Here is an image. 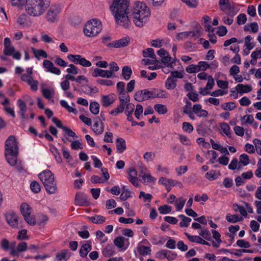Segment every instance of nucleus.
<instances>
[{"mask_svg":"<svg viewBox=\"0 0 261 261\" xmlns=\"http://www.w3.org/2000/svg\"><path fill=\"white\" fill-rule=\"evenodd\" d=\"M94 123L92 127L94 132L97 135L101 134L104 130V124L100 119L97 117L94 120Z\"/></svg>","mask_w":261,"mask_h":261,"instance_id":"obj_13","label":"nucleus"},{"mask_svg":"<svg viewBox=\"0 0 261 261\" xmlns=\"http://www.w3.org/2000/svg\"><path fill=\"white\" fill-rule=\"evenodd\" d=\"M129 42V39L128 38H123L113 42L108 43L107 46L109 47L120 48L127 46Z\"/></svg>","mask_w":261,"mask_h":261,"instance_id":"obj_11","label":"nucleus"},{"mask_svg":"<svg viewBox=\"0 0 261 261\" xmlns=\"http://www.w3.org/2000/svg\"><path fill=\"white\" fill-rule=\"evenodd\" d=\"M125 84L123 82H119L117 83L116 89L118 94L126 92L125 90Z\"/></svg>","mask_w":261,"mask_h":261,"instance_id":"obj_53","label":"nucleus"},{"mask_svg":"<svg viewBox=\"0 0 261 261\" xmlns=\"http://www.w3.org/2000/svg\"><path fill=\"white\" fill-rule=\"evenodd\" d=\"M251 57L253 59L261 58V47L259 49L256 48L255 50L251 53Z\"/></svg>","mask_w":261,"mask_h":261,"instance_id":"obj_64","label":"nucleus"},{"mask_svg":"<svg viewBox=\"0 0 261 261\" xmlns=\"http://www.w3.org/2000/svg\"><path fill=\"white\" fill-rule=\"evenodd\" d=\"M88 243L84 244L80 249V255L83 257H86L88 253L92 250L91 242H88Z\"/></svg>","mask_w":261,"mask_h":261,"instance_id":"obj_19","label":"nucleus"},{"mask_svg":"<svg viewBox=\"0 0 261 261\" xmlns=\"http://www.w3.org/2000/svg\"><path fill=\"white\" fill-rule=\"evenodd\" d=\"M99 104L96 101H92L90 104V111L94 115H97L99 112Z\"/></svg>","mask_w":261,"mask_h":261,"instance_id":"obj_34","label":"nucleus"},{"mask_svg":"<svg viewBox=\"0 0 261 261\" xmlns=\"http://www.w3.org/2000/svg\"><path fill=\"white\" fill-rule=\"evenodd\" d=\"M17 103L20 109L19 113L20 114L21 118L26 119L25 114L26 112L27 106L25 103L22 99H19L17 100Z\"/></svg>","mask_w":261,"mask_h":261,"instance_id":"obj_22","label":"nucleus"},{"mask_svg":"<svg viewBox=\"0 0 261 261\" xmlns=\"http://www.w3.org/2000/svg\"><path fill=\"white\" fill-rule=\"evenodd\" d=\"M88 199V197L86 194L80 192H77L75 197V204L80 206L88 205L89 202Z\"/></svg>","mask_w":261,"mask_h":261,"instance_id":"obj_10","label":"nucleus"},{"mask_svg":"<svg viewBox=\"0 0 261 261\" xmlns=\"http://www.w3.org/2000/svg\"><path fill=\"white\" fill-rule=\"evenodd\" d=\"M133 21L138 27H143L150 16V9L143 2L136 3L133 12Z\"/></svg>","mask_w":261,"mask_h":261,"instance_id":"obj_2","label":"nucleus"},{"mask_svg":"<svg viewBox=\"0 0 261 261\" xmlns=\"http://www.w3.org/2000/svg\"><path fill=\"white\" fill-rule=\"evenodd\" d=\"M19 153H7V152H5V155L6 160L8 164L12 166H14L16 165L17 161V156Z\"/></svg>","mask_w":261,"mask_h":261,"instance_id":"obj_17","label":"nucleus"},{"mask_svg":"<svg viewBox=\"0 0 261 261\" xmlns=\"http://www.w3.org/2000/svg\"><path fill=\"white\" fill-rule=\"evenodd\" d=\"M114 245L118 248H122L124 246V239L122 237H118L114 240Z\"/></svg>","mask_w":261,"mask_h":261,"instance_id":"obj_51","label":"nucleus"},{"mask_svg":"<svg viewBox=\"0 0 261 261\" xmlns=\"http://www.w3.org/2000/svg\"><path fill=\"white\" fill-rule=\"evenodd\" d=\"M38 177L43 183L48 194H55L57 191V184L54 174L49 170H46L39 173Z\"/></svg>","mask_w":261,"mask_h":261,"instance_id":"obj_4","label":"nucleus"},{"mask_svg":"<svg viewBox=\"0 0 261 261\" xmlns=\"http://www.w3.org/2000/svg\"><path fill=\"white\" fill-rule=\"evenodd\" d=\"M135 109V105L132 103L128 102L126 105L125 108V114H132Z\"/></svg>","mask_w":261,"mask_h":261,"instance_id":"obj_56","label":"nucleus"},{"mask_svg":"<svg viewBox=\"0 0 261 261\" xmlns=\"http://www.w3.org/2000/svg\"><path fill=\"white\" fill-rule=\"evenodd\" d=\"M116 149L119 153H122L126 149V142L124 139L118 138L116 140Z\"/></svg>","mask_w":261,"mask_h":261,"instance_id":"obj_18","label":"nucleus"},{"mask_svg":"<svg viewBox=\"0 0 261 261\" xmlns=\"http://www.w3.org/2000/svg\"><path fill=\"white\" fill-rule=\"evenodd\" d=\"M137 250L139 253L143 256L150 254L151 252V248L149 247L144 245L139 246Z\"/></svg>","mask_w":261,"mask_h":261,"instance_id":"obj_31","label":"nucleus"},{"mask_svg":"<svg viewBox=\"0 0 261 261\" xmlns=\"http://www.w3.org/2000/svg\"><path fill=\"white\" fill-rule=\"evenodd\" d=\"M199 234L202 238L207 241H211L212 240L211 232L207 228L202 230Z\"/></svg>","mask_w":261,"mask_h":261,"instance_id":"obj_43","label":"nucleus"},{"mask_svg":"<svg viewBox=\"0 0 261 261\" xmlns=\"http://www.w3.org/2000/svg\"><path fill=\"white\" fill-rule=\"evenodd\" d=\"M5 217L7 223L13 228H19L23 227V222L22 220L19 221L18 217L14 212L6 214Z\"/></svg>","mask_w":261,"mask_h":261,"instance_id":"obj_8","label":"nucleus"},{"mask_svg":"<svg viewBox=\"0 0 261 261\" xmlns=\"http://www.w3.org/2000/svg\"><path fill=\"white\" fill-rule=\"evenodd\" d=\"M102 254L105 257L112 256L115 252V247L112 244H108L102 250Z\"/></svg>","mask_w":261,"mask_h":261,"instance_id":"obj_21","label":"nucleus"},{"mask_svg":"<svg viewBox=\"0 0 261 261\" xmlns=\"http://www.w3.org/2000/svg\"><path fill=\"white\" fill-rule=\"evenodd\" d=\"M176 82V79H172L169 76L165 81V86L168 90H173L175 88L177 85Z\"/></svg>","mask_w":261,"mask_h":261,"instance_id":"obj_24","label":"nucleus"},{"mask_svg":"<svg viewBox=\"0 0 261 261\" xmlns=\"http://www.w3.org/2000/svg\"><path fill=\"white\" fill-rule=\"evenodd\" d=\"M144 90L137 91L134 94V99L138 101L146 100V96L144 95Z\"/></svg>","mask_w":261,"mask_h":261,"instance_id":"obj_36","label":"nucleus"},{"mask_svg":"<svg viewBox=\"0 0 261 261\" xmlns=\"http://www.w3.org/2000/svg\"><path fill=\"white\" fill-rule=\"evenodd\" d=\"M252 39L251 36L250 35H248L245 38V45L248 49V53H246V55H248L250 50L255 47V44L250 42Z\"/></svg>","mask_w":261,"mask_h":261,"instance_id":"obj_33","label":"nucleus"},{"mask_svg":"<svg viewBox=\"0 0 261 261\" xmlns=\"http://www.w3.org/2000/svg\"><path fill=\"white\" fill-rule=\"evenodd\" d=\"M50 150L54 154L56 161L58 163H61L62 162V159L58 149L54 145H50Z\"/></svg>","mask_w":261,"mask_h":261,"instance_id":"obj_28","label":"nucleus"},{"mask_svg":"<svg viewBox=\"0 0 261 261\" xmlns=\"http://www.w3.org/2000/svg\"><path fill=\"white\" fill-rule=\"evenodd\" d=\"M193 126L190 123L186 122H184L182 123V129L185 132L190 133L193 130Z\"/></svg>","mask_w":261,"mask_h":261,"instance_id":"obj_60","label":"nucleus"},{"mask_svg":"<svg viewBox=\"0 0 261 261\" xmlns=\"http://www.w3.org/2000/svg\"><path fill=\"white\" fill-rule=\"evenodd\" d=\"M5 152L7 153H19L18 146L14 136H10L6 140L5 144Z\"/></svg>","mask_w":261,"mask_h":261,"instance_id":"obj_7","label":"nucleus"},{"mask_svg":"<svg viewBox=\"0 0 261 261\" xmlns=\"http://www.w3.org/2000/svg\"><path fill=\"white\" fill-rule=\"evenodd\" d=\"M96 236L97 239H101L100 242L101 244H104L108 241V237H107L105 233H103L101 230H97L96 232Z\"/></svg>","mask_w":261,"mask_h":261,"instance_id":"obj_48","label":"nucleus"},{"mask_svg":"<svg viewBox=\"0 0 261 261\" xmlns=\"http://www.w3.org/2000/svg\"><path fill=\"white\" fill-rule=\"evenodd\" d=\"M129 0H113L110 6V10L117 24L128 28L130 21L128 16Z\"/></svg>","mask_w":261,"mask_h":261,"instance_id":"obj_1","label":"nucleus"},{"mask_svg":"<svg viewBox=\"0 0 261 261\" xmlns=\"http://www.w3.org/2000/svg\"><path fill=\"white\" fill-rule=\"evenodd\" d=\"M143 108L142 105L138 104L136 106V110L135 111V115L137 119H140V116L143 113Z\"/></svg>","mask_w":261,"mask_h":261,"instance_id":"obj_55","label":"nucleus"},{"mask_svg":"<svg viewBox=\"0 0 261 261\" xmlns=\"http://www.w3.org/2000/svg\"><path fill=\"white\" fill-rule=\"evenodd\" d=\"M240 163H242L244 166H247L250 163L249 156L245 153L242 154L240 156Z\"/></svg>","mask_w":261,"mask_h":261,"instance_id":"obj_49","label":"nucleus"},{"mask_svg":"<svg viewBox=\"0 0 261 261\" xmlns=\"http://www.w3.org/2000/svg\"><path fill=\"white\" fill-rule=\"evenodd\" d=\"M139 197L140 198H143L144 202H146V201L150 202V201L152 198V196L150 194H146L143 191H141L140 192Z\"/></svg>","mask_w":261,"mask_h":261,"instance_id":"obj_54","label":"nucleus"},{"mask_svg":"<svg viewBox=\"0 0 261 261\" xmlns=\"http://www.w3.org/2000/svg\"><path fill=\"white\" fill-rule=\"evenodd\" d=\"M69 68L66 69V71L68 73H71L73 75L77 74L79 73L78 68L74 65L71 64L69 65Z\"/></svg>","mask_w":261,"mask_h":261,"instance_id":"obj_58","label":"nucleus"},{"mask_svg":"<svg viewBox=\"0 0 261 261\" xmlns=\"http://www.w3.org/2000/svg\"><path fill=\"white\" fill-rule=\"evenodd\" d=\"M185 234L186 236V237L188 238V239L191 242H195L202 245H207L208 246H211V244L210 243L204 240L199 236H191L187 232H185Z\"/></svg>","mask_w":261,"mask_h":261,"instance_id":"obj_16","label":"nucleus"},{"mask_svg":"<svg viewBox=\"0 0 261 261\" xmlns=\"http://www.w3.org/2000/svg\"><path fill=\"white\" fill-rule=\"evenodd\" d=\"M131 68L128 66H124L122 69V75L125 80H128L132 74Z\"/></svg>","mask_w":261,"mask_h":261,"instance_id":"obj_26","label":"nucleus"},{"mask_svg":"<svg viewBox=\"0 0 261 261\" xmlns=\"http://www.w3.org/2000/svg\"><path fill=\"white\" fill-rule=\"evenodd\" d=\"M20 211L22 216L31 215V206L27 203H23L20 206Z\"/></svg>","mask_w":261,"mask_h":261,"instance_id":"obj_27","label":"nucleus"},{"mask_svg":"<svg viewBox=\"0 0 261 261\" xmlns=\"http://www.w3.org/2000/svg\"><path fill=\"white\" fill-rule=\"evenodd\" d=\"M207 127L206 125L204 124H201L199 125L197 128V132L200 135L204 136L207 133Z\"/></svg>","mask_w":261,"mask_h":261,"instance_id":"obj_41","label":"nucleus"},{"mask_svg":"<svg viewBox=\"0 0 261 261\" xmlns=\"http://www.w3.org/2000/svg\"><path fill=\"white\" fill-rule=\"evenodd\" d=\"M221 129L223 133L229 138L231 137V134L230 131V127L227 123L223 122L220 125Z\"/></svg>","mask_w":261,"mask_h":261,"instance_id":"obj_39","label":"nucleus"},{"mask_svg":"<svg viewBox=\"0 0 261 261\" xmlns=\"http://www.w3.org/2000/svg\"><path fill=\"white\" fill-rule=\"evenodd\" d=\"M144 95L146 96V100L150 98H154L159 96L157 93L158 91H155V89H153L151 91H149L148 89H144Z\"/></svg>","mask_w":261,"mask_h":261,"instance_id":"obj_32","label":"nucleus"},{"mask_svg":"<svg viewBox=\"0 0 261 261\" xmlns=\"http://www.w3.org/2000/svg\"><path fill=\"white\" fill-rule=\"evenodd\" d=\"M154 109L159 114H165L168 111L167 107L162 104L155 105Z\"/></svg>","mask_w":261,"mask_h":261,"instance_id":"obj_37","label":"nucleus"},{"mask_svg":"<svg viewBox=\"0 0 261 261\" xmlns=\"http://www.w3.org/2000/svg\"><path fill=\"white\" fill-rule=\"evenodd\" d=\"M116 100V96L111 93L109 95H102L101 96V102L103 107H108L112 105Z\"/></svg>","mask_w":261,"mask_h":261,"instance_id":"obj_12","label":"nucleus"},{"mask_svg":"<svg viewBox=\"0 0 261 261\" xmlns=\"http://www.w3.org/2000/svg\"><path fill=\"white\" fill-rule=\"evenodd\" d=\"M102 30L101 21L97 19H93L88 21L85 24L83 32L85 36L93 37L97 36Z\"/></svg>","mask_w":261,"mask_h":261,"instance_id":"obj_5","label":"nucleus"},{"mask_svg":"<svg viewBox=\"0 0 261 261\" xmlns=\"http://www.w3.org/2000/svg\"><path fill=\"white\" fill-rule=\"evenodd\" d=\"M131 197V192L127 189L125 191H123L120 196V199L122 201H125L128 198Z\"/></svg>","mask_w":261,"mask_h":261,"instance_id":"obj_63","label":"nucleus"},{"mask_svg":"<svg viewBox=\"0 0 261 261\" xmlns=\"http://www.w3.org/2000/svg\"><path fill=\"white\" fill-rule=\"evenodd\" d=\"M247 21L246 15L244 13L240 14L237 16V24L239 25L244 24Z\"/></svg>","mask_w":261,"mask_h":261,"instance_id":"obj_52","label":"nucleus"},{"mask_svg":"<svg viewBox=\"0 0 261 261\" xmlns=\"http://www.w3.org/2000/svg\"><path fill=\"white\" fill-rule=\"evenodd\" d=\"M143 56L145 58L150 57L152 59L156 58V56L154 54V50L151 48H148L142 51Z\"/></svg>","mask_w":261,"mask_h":261,"instance_id":"obj_35","label":"nucleus"},{"mask_svg":"<svg viewBox=\"0 0 261 261\" xmlns=\"http://www.w3.org/2000/svg\"><path fill=\"white\" fill-rule=\"evenodd\" d=\"M219 6L220 10L229 17H233L239 11L237 4H231L229 0H219Z\"/></svg>","mask_w":261,"mask_h":261,"instance_id":"obj_6","label":"nucleus"},{"mask_svg":"<svg viewBox=\"0 0 261 261\" xmlns=\"http://www.w3.org/2000/svg\"><path fill=\"white\" fill-rule=\"evenodd\" d=\"M81 57L82 56L80 55L69 54L67 56V58L69 60L75 64H79V61L80 60Z\"/></svg>","mask_w":261,"mask_h":261,"instance_id":"obj_42","label":"nucleus"},{"mask_svg":"<svg viewBox=\"0 0 261 261\" xmlns=\"http://www.w3.org/2000/svg\"><path fill=\"white\" fill-rule=\"evenodd\" d=\"M126 105H127V103H123V101H122V102H120L119 106L117 108L112 110L110 112V114L111 115H113L114 116H116L118 114L123 113L125 110Z\"/></svg>","mask_w":261,"mask_h":261,"instance_id":"obj_25","label":"nucleus"},{"mask_svg":"<svg viewBox=\"0 0 261 261\" xmlns=\"http://www.w3.org/2000/svg\"><path fill=\"white\" fill-rule=\"evenodd\" d=\"M205 177L210 181H212L214 179H217V177L216 175V171L211 170L209 172H207L205 175Z\"/></svg>","mask_w":261,"mask_h":261,"instance_id":"obj_57","label":"nucleus"},{"mask_svg":"<svg viewBox=\"0 0 261 261\" xmlns=\"http://www.w3.org/2000/svg\"><path fill=\"white\" fill-rule=\"evenodd\" d=\"M186 70L188 73H194L199 72L200 69L198 68V65L191 64L186 67Z\"/></svg>","mask_w":261,"mask_h":261,"instance_id":"obj_47","label":"nucleus"},{"mask_svg":"<svg viewBox=\"0 0 261 261\" xmlns=\"http://www.w3.org/2000/svg\"><path fill=\"white\" fill-rule=\"evenodd\" d=\"M158 210L161 214H166L169 213L171 211L172 208L171 206L168 205H164L159 206Z\"/></svg>","mask_w":261,"mask_h":261,"instance_id":"obj_50","label":"nucleus"},{"mask_svg":"<svg viewBox=\"0 0 261 261\" xmlns=\"http://www.w3.org/2000/svg\"><path fill=\"white\" fill-rule=\"evenodd\" d=\"M172 58L168 54L161 60L162 62L165 64L166 67H169L172 69H174L173 62H171Z\"/></svg>","mask_w":261,"mask_h":261,"instance_id":"obj_29","label":"nucleus"},{"mask_svg":"<svg viewBox=\"0 0 261 261\" xmlns=\"http://www.w3.org/2000/svg\"><path fill=\"white\" fill-rule=\"evenodd\" d=\"M221 108L224 110L231 111L236 108L234 102H228L221 105Z\"/></svg>","mask_w":261,"mask_h":261,"instance_id":"obj_45","label":"nucleus"},{"mask_svg":"<svg viewBox=\"0 0 261 261\" xmlns=\"http://www.w3.org/2000/svg\"><path fill=\"white\" fill-rule=\"evenodd\" d=\"M236 89L238 93H239L240 94L249 93L252 90L251 86L249 85H244L241 84H238Z\"/></svg>","mask_w":261,"mask_h":261,"instance_id":"obj_20","label":"nucleus"},{"mask_svg":"<svg viewBox=\"0 0 261 261\" xmlns=\"http://www.w3.org/2000/svg\"><path fill=\"white\" fill-rule=\"evenodd\" d=\"M161 253L164 254V257L167 258L169 260L175 259L177 256V254L172 253L170 251L167 250H162Z\"/></svg>","mask_w":261,"mask_h":261,"instance_id":"obj_38","label":"nucleus"},{"mask_svg":"<svg viewBox=\"0 0 261 261\" xmlns=\"http://www.w3.org/2000/svg\"><path fill=\"white\" fill-rule=\"evenodd\" d=\"M236 244L241 248H248L250 247V244L248 242L245 241L244 240L242 239L238 240Z\"/></svg>","mask_w":261,"mask_h":261,"instance_id":"obj_59","label":"nucleus"},{"mask_svg":"<svg viewBox=\"0 0 261 261\" xmlns=\"http://www.w3.org/2000/svg\"><path fill=\"white\" fill-rule=\"evenodd\" d=\"M68 252V250L64 249L61 253H58L56 254V258L57 260L61 261L66 258V254Z\"/></svg>","mask_w":261,"mask_h":261,"instance_id":"obj_61","label":"nucleus"},{"mask_svg":"<svg viewBox=\"0 0 261 261\" xmlns=\"http://www.w3.org/2000/svg\"><path fill=\"white\" fill-rule=\"evenodd\" d=\"M61 12V8L59 5H53L46 13V19L50 22H54L58 19V15Z\"/></svg>","mask_w":261,"mask_h":261,"instance_id":"obj_9","label":"nucleus"},{"mask_svg":"<svg viewBox=\"0 0 261 261\" xmlns=\"http://www.w3.org/2000/svg\"><path fill=\"white\" fill-rule=\"evenodd\" d=\"M128 92H125L119 94V100L120 102H122L125 103H128L130 102V98L129 96L127 94Z\"/></svg>","mask_w":261,"mask_h":261,"instance_id":"obj_40","label":"nucleus"},{"mask_svg":"<svg viewBox=\"0 0 261 261\" xmlns=\"http://www.w3.org/2000/svg\"><path fill=\"white\" fill-rule=\"evenodd\" d=\"M142 180L144 183L146 182H155L156 181V178L153 176H152L150 174H144L141 175Z\"/></svg>","mask_w":261,"mask_h":261,"instance_id":"obj_44","label":"nucleus"},{"mask_svg":"<svg viewBox=\"0 0 261 261\" xmlns=\"http://www.w3.org/2000/svg\"><path fill=\"white\" fill-rule=\"evenodd\" d=\"M50 4V0H26L25 11L30 16H40L44 13Z\"/></svg>","mask_w":261,"mask_h":261,"instance_id":"obj_3","label":"nucleus"},{"mask_svg":"<svg viewBox=\"0 0 261 261\" xmlns=\"http://www.w3.org/2000/svg\"><path fill=\"white\" fill-rule=\"evenodd\" d=\"M94 77L100 76L102 77L110 78L112 76L111 71L108 70H102L99 68H95L92 73Z\"/></svg>","mask_w":261,"mask_h":261,"instance_id":"obj_15","label":"nucleus"},{"mask_svg":"<svg viewBox=\"0 0 261 261\" xmlns=\"http://www.w3.org/2000/svg\"><path fill=\"white\" fill-rule=\"evenodd\" d=\"M30 188L32 191L35 193H38L41 190L40 185L36 181H34L31 182Z\"/></svg>","mask_w":261,"mask_h":261,"instance_id":"obj_46","label":"nucleus"},{"mask_svg":"<svg viewBox=\"0 0 261 261\" xmlns=\"http://www.w3.org/2000/svg\"><path fill=\"white\" fill-rule=\"evenodd\" d=\"M88 219L92 223L96 224H102L106 221V218L103 216L99 215H95L93 217H89Z\"/></svg>","mask_w":261,"mask_h":261,"instance_id":"obj_23","label":"nucleus"},{"mask_svg":"<svg viewBox=\"0 0 261 261\" xmlns=\"http://www.w3.org/2000/svg\"><path fill=\"white\" fill-rule=\"evenodd\" d=\"M226 220L230 223H235L242 220L243 218L242 217H239L237 214L231 215L228 214L226 216Z\"/></svg>","mask_w":261,"mask_h":261,"instance_id":"obj_30","label":"nucleus"},{"mask_svg":"<svg viewBox=\"0 0 261 261\" xmlns=\"http://www.w3.org/2000/svg\"><path fill=\"white\" fill-rule=\"evenodd\" d=\"M181 35H184L185 38H187L188 37L191 36V37L194 38L195 40H196L200 36V30H197L196 31H186L178 33L176 35V38L178 40H182V37H181Z\"/></svg>","mask_w":261,"mask_h":261,"instance_id":"obj_14","label":"nucleus"},{"mask_svg":"<svg viewBox=\"0 0 261 261\" xmlns=\"http://www.w3.org/2000/svg\"><path fill=\"white\" fill-rule=\"evenodd\" d=\"M253 143L255 145V148L257 150V153L261 155V141L258 139H254L253 140Z\"/></svg>","mask_w":261,"mask_h":261,"instance_id":"obj_62","label":"nucleus"}]
</instances>
